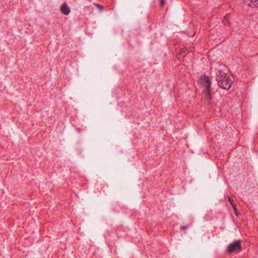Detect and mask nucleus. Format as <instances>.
I'll return each instance as SVG.
<instances>
[{"label":"nucleus","mask_w":258,"mask_h":258,"mask_svg":"<svg viewBox=\"0 0 258 258\" xmlns=\"http://www.w3.org/2000/svg\"><path fill=\"white\" fill-rule=\"evenodd\" d=\"M200 83L203 88L205 100L208 103H210L212 99L211 94V81L210 78L205 76H202L200 79Z\"/></svg>","instance_id":"1"},{"label":"nucleus","mask_w":258,"mask_h":258,"mask_svg":"<svg viewBox=\"0 0 258 258\" xmlns=\"http://www.w3.org/2000/svg\"><path fill=\"white\" fill-rule=\"evenodd\" d=\"M214 69L216 72V78L218 83L224 81L227 78H231L230 76L227 74L226 67L220 62H215L213 64L212 69Z\"/></svg>","instance_id":"2"},{"label":"nucleus","mask_w":258,"mask_h":258,"mask_svg":"<svg viewBox=\"0 0 258 258\" xmlns=\"http://www.w3.org/2000/svg\"><path fill=\"white\" fill-rule=\"evenodd\" d=\"M241 240H238L230 244L227 249V251L228 253L230 254L233 252H235L237 250L239 251L241 250Z\"/></svg>","instance_id":"3"},{"label":"nucleus","mask_w":258,"mask_h":258,"mask_svg":"<svg viewBox=\"0 0 258 258\" xmlns=\"http://www.w3.org/2000/svg\"><path fill=\"white\" fill-rule=\"evenodd\" d=\"M232 83V81L231 78H227L224 81H221V82L218 83V85L223 89L228 90L230 88Z\"/></svg>","instance_id":"4"},{"label":"nucleus","mask_w":258,"mask_h":258,"mask_svg":"<svg viewBox=\"0 0 258 258\" xmlns=\"http://www.w3.org/2000/svg\"><path fill=\"white\" fill-rule=\"evenodd\" d=\"M60 11L62 14L66 16L69 15L71 12L70 8L66 2L61 5Z\"/></svg>","instance_id":"5"},{"label":"nucleus","mask_w":258,"mask_h":258,"mask_svg":"<svg viewBox=\"0 0 258 258\" xmlns=\"http://www.w3.org/2000/svg\"><path fill=\"white\" fill-rule=\"evenodd\" d=\"M244 2L249 7H253L258 6V0H244Z\"/></svg>","instance_id":"6"},{"label":"nucleus","mask_w":258,"mask_h":258,"mask_svg":"<svg viewBox=\"0 0 258 258\" xmlns=\"http://www.w3.org/2000/svg\"><path fill=\"white\" fill-rule=\"evenodd\" d=\"M228 201L230 203V204L231 205L232 207H233L235 214H237V205H236V204H234V200L230 197H228Z\"/></svg>","instance_id":"7"},{"label":"nucleus","mask_w":258,"mask_h":258,"mask_svg":"<svg viewBox=\"0 0 258 258\" xmlns=\"http://www.w3.org/2000/svg\"><path fill=\"white\" fill-rule=\"evenodd\" d=\"M228 17H229V16H228V15L226 16L225 17V18H224V20H223V24H224V25H226H226H229V22H228Z\"/></svg>","instance_id":"8"},{"label":"nucleus","mask_w":258,"mask_h":258,"mask_svg":"<svg viewBox=\"0 0 258 258\" xmlns=\"http://www.w3.org/2000/svg\"><path fill=\"white\" fill-rule=\"evenodd\" d=\"M93 4L96 7V8L99 9L100 11H103L104 7L102 5L96 3H94Z\"/></svg>","instance_id":"9"},{"label":"nucleus","mask_w":258,"mask_h":258,"mask_svg":"<svg viewBox=\"0 0 258 258\" xmlns=\"http://www.w3.org/2000/svg\"><path fill=\"white\" fill-rule=\"evenodd\" d=\"M189 227V226L188 225H185V226H182L180 227V229L181 230H184V229H186L187 228H188Z\"/></svg>","instance_id":"10"},{"label":"nucleus","mask_w":258,"mask_h":258,"mask_svg":"<svg viewBox=\"0 0 258 258\" xmlns=\"http://www.w3.org/2000/svg\"><path fill=\"white\" fill-rule=\"evenodd\" d=\"M186 51V49L183 48L180 51L179 53L182 54V53H185Z\"/></svg>","instance_id":"11"},{"label":"nucleus","mask_w":258,"mask_h":258,"mask_svg":"<svg viewBox=\"0 0 258 258\" xmlns=\"http://www.w3.org/2000/svg\"><path fill=\"white\" fill-rule=\"evenodd\" d=\"M160 1L161 6H163L164 4L165 3V0H160Z\"/></svg>","instance_id":"12"}]
</instances>
